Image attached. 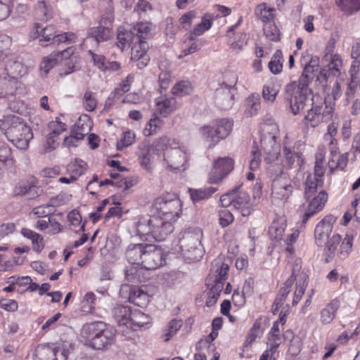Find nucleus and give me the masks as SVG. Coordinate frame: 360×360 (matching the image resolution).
Segmentation results:
<instances>
[{
  "label": "nucleus",
  "instance_id": "10",
  "mask_svg": "<svg viewBox=\"0 0 360 360\" xmlns=\"http://www.w3.org/2000/svg\"><path fill=\"white\" fill-rule=\"evenodd\" d=\"M72 345L62 341L56 345H39L37 347L34 360H67Z\"/></svg>",
  "mask_w": 360,
  "mask_h": 360
},
{
  "label": "nucleus",
  "instance_id": "25",
  "mask_svg": "<svg viewBox=\"0 0 360 360\" xmlns=\"http://www.w3.org/2000/svg\"><path fill=\"white\" fill-rule=\"evenodd\" d=\"M120 293L123 297H125L124 293H128L129 301L137 306L141 307L148 302V294L136 286H131L127 284L122 285Z\"/></svg>",
  "mask_w": 360,
  "mask_h": 360
},
{
  "label": "nucleus",
  "instance_id": "30",
  "mask_svg": "<svg viewBox=\"0 0 360 360\" xmlns=\"http://www.w3.org/2000/svg\"><path fill=\"white\" fill-rule=\"evenodd\" d=\"M146 244H130L126 250V257L129 263L141 266Z\"/></svg>",
  "mask_w": 360,
  "mask_h": 360
},
{
  "label": "nucleus",
  "instance_id": "55",
  "mask_svg": "<svg viewBox=\"0 0 360 360\" xmlns=\"http://www.w3.org/2000/svg\"><path fill=\"white\" fill-rule=\"evenodd\" d=\"M86 164L82 160L76 159L75 162L68 166V170L72 172V176H75V179L81 176L86 170Z\"/></svg>",
  "mask_w": 360,
  "mask_h": 360
},
{
  "label": "nucleus",
  "instance_id": "12",
  "mask_svg": "<svg viewBox=\"0 0 360 360\" xmlns=\"http://www.w3.org/2000/svg\"><path fill=\"white\" fill-rule=\"evenodd\" d=\"M27 66L24 64L21 57L12 58L8 60L5 68V75L6 76L2 77V79H6L4 88L8 91V95L13 94L17 89L18 78L27 75Z\"/></svg>",
  "mask_w": 360,
  "mask_h": 360
},
{
  "label": "nucleus",
  "instance_id": "24",
  "mask_svg": "<svg viewBox=\"0 0 360 360\" xmlns=\"http://www.w3.org/2000/svg\"><path fill=\"white\" fill-rule=\"evenodd\" d=\"M148 49V42L141 39L136 40L131 46V59L137 61L140 69L145 68L150 60L147 54Z\"/></svg>",
  "mask_w": 360,
  "mask_h": 360
},
{
  "label": "nucleus",
  "instance_id": "43",
  "mask_svg": "<svg viewBox=\"0 0 360 360\" xmlns=\"http://www.w3.org/2000/svg\"><path fill=\"white\" fill-rule=\"evenodd\" d=\"M269 346H271L272 352H276L277 348L281 344L280 329L278 321L273 323V326L269 333Z\"/></svg>",
  "mask_w": 360,
  "mask_h": 360
},
{
  "label": "nucleus",
  "instance_id": "52",
  "mask_svg": "<svg viewBox=\"0 0 360 360\" xmlns=\"http://www.w3.org/2000/svg\"><path fill=\"white\" fill-rule=\"evenodd\" d=\"M0 162L8 165L14 163L11 148L2 141H0Z\"/></svg>",
  "mask_w": 360,
  "mask_h": 360
},
{
  "label": "nucleus",
  "instance_id": "5",
  "mask_svg": "<svg viewBox=\"0 0 360 360\" xmlns=\"http://www.w3.org/2000/svg\"><path fill=\"white\" fill-rule=\"evenodd\" d=\"M86 338V343L95 349H101L110 345L115 338V332L112 328H107L101 321L86 324L82 331Z\"/></svg>",
  "mask_w": 360,
  "mask_h": 360
},
{
  "label": "nucleus",
  "instance_id": "13",
  "mask_svg": "<svg viewBox=\"0 0 360 360\" xmlns=\"http://www.w3.org/2000/svg\"><path fill=\"white\" fill-rule=\"evenodd\" d=\"M288 172H281L273 180L271 185V198L285 202L294 191L295 184L293 176Z\"/></svg>",
  "mask_w": 360,
  "mask_h": 360
},
{
  "label": "nucleus",
  "instance_id": "34",
  "mask_svg": "<svg viewBox=\"0 0 360 360\" xmlns=\"http://www.w3.org/2000/svg\"><path fill=\"white\" fill-rule=\"evenodd\" d=\"M131 316L129 328L133 330L143 327L150 323V318L139 310L132 311Z\"/></svg>",
  "mask_w": 360,
  "mask_h": 360
},
{
  "label": "nucleus",
  "instance_id": "42",
  "mask_svg": "<svg viewBox=\"0 0 360 360\" xmlns=\"http://www.w3.org/2000/svg\"><path fill=\"white\" fill-rule=\"evenodd\" d=\"M152 24L148 22H141L132 27L136 37L141 40H145L151 37Z\"/></svg>",
  "mask_w": 360,
  "mask_h": 360
},
{
  "label": "nucleus",
  "instance_id": "53",
  "mask_svg": "<svg viewBox=\"0 0 360 360\" xmlns=\"http://www.w3.org/2000/svg\"><path fill=\"white\" fill-rule=\"evenodd\" d=\"M162 124V120L160 118L157 117L151 118L143 130L144 135L149 136L157 134Z\"/></svg>",
  "mask_w": 360,
  "mask_h": 360
},
{
  "label": "nucleus",
  "instance_id": "8",
  "mask_svg": "<svg viewBox=\"0 0 360 360\" xmlns=\"http://www.w3.org/2000/svg\"><path fill=\"white\" fill-rule=\"evenodd\" d=\"M162 151L167 168L176 172L184 171L188 168L189 153L185 146H180L174 140L169 139V143Z\"/></svg>",
  "mask_w": 360,
  "mask_h": 360
},
{
  "label": "nucleus",
  "instance_id": "62",
  "mask_svg": "<svg viewBox=\"0 0 360 360\" xmlns=\"http://www.w3.org/2000/svg\"><path fill=\"white\" fill-rule=\"evenodd\" d=\"M354 235L352 233H347L340 245L341 254L345 256L350 252L353 244Z\"/></svg>",
  "mask_w": 360,
  "mask_h": 360
},
{
  "label": "nucleus",
  "instance_id": "35",
  "mask_svg": "<svg viewBox=\"0 0 360 360\" xmlns=\"http://www.w3.org/2000/svg\"><path fill=\"white\" fill-rule=\"evenodd\" d=\"M41 190L34 185V182H22L15 188L17 195H27L29 198H34L39 195Z\"/></svg>",
  "mask_w": 360,
  "mask_h": 360
},
{
  "label": "nucleus",
  "instance_id": "45",
  "mask_svg": "<svg viewBox=\"0 0 360 360\" xmlns=\"http://www.w3.org/2000/svg\"><path fill=\"white\" fill-rule=\"evenodd\" d=\"M248 108L245 114L248 116H253L256 115L260 108V97L259 94H252L247 98Z\"/></svg>",
  "mask_w": 360,
  "mask_h": 360
},
{
  "label": "nucleus",
  "instance_id": "61",
  "mask_svg": "<svg viewBox=\"0 0 360 360\" xmlns=\"http://www.w3.org/2000/svg\"><path fill=\"white\" fill-rule=\"evenodd\" d=\"M264 32L266 37L271 41L279 40V30L274 24H266L264 27Z\"/></svg>",
  "mask_w": 360,
  "mask_h": 360
},
{
  "label": "nucleus",
  "instance_id": "18",
  "mask_svg": "<svg viewBox=\"0 0 360 360\" xmlns=\"http://www.w3.org/2000/svg\"><path fill=\"white\" fill-rule=\"evenodd\" d=\"M276 139V136L271 133L262 135L261 148L263 151L264 161L267 163L274 162L281 155V147Z\"/></svg>",
  "mask_w": 360,
  "mask_h": 360
},
{
  "label": "nucleus",
  "instance_id": "28",
  "mask_svg": "<svg viewBox=\"0 0 360 360\" xmlns=\"http://www.w3.org/2000/svg\"><path fill=\"white\" fill-rule=\"evenodd\" d=\"M49 127L53 130L46 136V141L44 145L46 152H51L56 148L58 145L56 142L57 137L62 131L65 130V124L61 122L58 118L55 122H51Z\"/></svg>",
  "mask_w": 360,
  "mask_h": 360
},
{
  "label": "nucleus",
  "instance_id": "4",
  "mask_svg": "<svg viewBox=\"0 0 360 360\" xmlns=\"http://www.w3.org/2000/svg\"><path fill=\"white\" fill-rule=\"evenodd\" d=\"M202 238V232L199 228H189L181 233L178 245L181 255L186 262H198L203 256Z\"/></svg>",
  "mask_w": 360,
  "mask_h": 360
},
{
  "label": "nucleus",
  "instance_id": "11",
  "mask_svg": "<svg viewBox=\"0 0 360 360\" xmlns=\"http://www.w3.org/2000/svg\"><path fill=\"white\" fill-rule=\"evenodd\" d=\"M169 143V138L167 136L162 137L153 144L148 142H142L139 147L138 157L141 167L149 172L153 169V160L155 155L158 154L159 151L165 149Z\"/></svg>",
  "mask_w": 360,
  "mask_h": 360
},
{
  "label": "nucleus",
  "instance_id": "59",
  "mask_svg": "<svg viewBox=\"0 0 360 360\" xmlns=\"http://www.w3.org/2000/svg\"><path fill=\"white\" fill-rule=\"evenodd\" d=\"M11 44V37L6 34H0V60H4V56H7Z\"/></svg>",
  "mask_w": 360,
  "mask_h": 360
},
{
  "label": "nucleus",
  "instance_id": "36",
  "mask_svg": "<svg viewBox=\"0 0 360 360\" xmlns=\"http://www.w3.org/2000/svg\"><path fill=\"white\" fill-rule=\"evenodd\" d=\"M21 233L24 237L32 240V248L34 251L37 252L41 251L44 245L43 243L44 238L40 234L27 228H22Z\"/></svg>",
  "mask_w": 360,
  "mask_h": 360
},
{
  "label": "nucleus",
  "instance_id": "21",
  "mask_svg": "<svg viewBox=\"0 0 360 360\" xmlns=\"http://www.w3.org/2000/svg\"><path fill=\"white\" fill-rule=\"evenodd\" d=\"M307 200L309 204L303 216V223H306L311 217L323 209L328 200V193L325 191L321 190L316 196L314 197L313 195L311 198L307 199Z\"/></svg>",
  "mask_w": 360,
  "mask_h": 360
},
{
  "label": "nucleus",
  "instance_id": "51",
  "mask_svg": "<svg viewBox=\"0 0 360 360\" xmlns=\"http://www.w3.org/2000/svg\"><path fill=\"white\" fill-rule=\"evenodd\" d=\"M96 295L91 292H87L84 296L82 302V310L85 313H92L96 305Z\"/></svg>",
  "mask_w": 360,
  "mask_h": 360
},
{
  "label": "nucleus",
  "instance_id": "46",
  "mask_svg": "<svg viewBox=\"0 0 360 360\" xmlns=\"http://www.w3.org/2000/svg\"><path fill=\"white\" fill-rule=\"evenodd\" d=\"M172 91L174 95L184 96L192 93L193 86L188 81H180L174 84Z\"/></svg>",
  "mask_w": 360,
  "mask_h": 360
},
{
  "label": "nucleus",
  "instance_id": "19",
  "mask_svg": "<svg viewBox=\"0 0 360 360\" xmlns=\"http://www.w3.org/2000/svg\"><path fill=\"white\" fill-rule=\"evenodd\" d=\"M335 218L332 215H326L318 223L314 229V238L316 244L319 247H323L333 229Z\"/></svg>",
  "mask_w": 360,
  "mask_h": 360
},
{
  "label": "nucleus",
  "instance_id": "9",
  "mask_svg": "<svg viewBox=\"0 0 360 360\" xmlns=\"http://www.w3.org/2000/svg\"><path fill=\"white\" fill-rule=\"evenodd\" d=\"M232 127L231 121L221 119L216 121L212 126L202 127L200 129V133L202 139L208 143V147L212 148L231 133Z\"/></svg>",
  "mask_w": 360,
  "mask_h": 360
},
{
  "label": "nucleus",
  "instance_id": "32",
  "mask_svg": "<svg viewBox=\"0 0 360 360\" xmlns=\"http://www.w3.org/2000/svg\"><path fill=\"white\" fill-rule=\"evenodd\" d=\"M132 311L128 306L117 305L112 309V314L115 321L120 326L129 328Z\"/></svg>",
  "mask_w": 360,
  "mask_h": 360
},
{
  "label": "nucleus",
  "instance_id": "64",
  "mask_svg": "<svg viewBox=\"0 0 360 360\" xmlns=\"http://www.w3.org/2000/svg\"><path fill=\"white\" fill-rule=\"evenodd\" d=\"M219 221L222 227H226L233 222V216L229 210L223 209L219 212Z\"/></svg>",
  "mask_w": 360,
  "mask_h": 360
},
{
  "label": "nucleus",
  "instance_id": "56",
  "mask_svg": "<svg viewBox=\"0 0 360 360\" xmlns=\"http://www.w3.org/2000/svg\"><path fill=\"white\" fill-rule=\"evenodd\" d=\"M359 82L360 79L350 78V82H349L345 91L346 105H348L349 101L354 98V95L358 90V87L360 85Z\"/></svg>",
  "mask_w": 360,
  "mask_h": 360
},
{
  "label": "nucleus",
  "instance_id": "3",
  "mask_svg": "<svg viewBox=\"0 0 360 360\" xmlns=\"http://www.w3.org/2000/svg\"><path fill=\"white\" fill-rule=\"evenodd\" d=\"M0 129L8 140L19 149H26L33 138L30 127L21 118L13 115L4 116L0 120Z\"/></svg>",
  "mask_w": 360,
  "mask_h": 360
},
{
  "label": "nucleus",
  "instance_id": "29",
  "mask_svg": "<svg viewBox=\"0 0 360 360\" xmlns=\"http://www.w3.org/2000/svg\"><path fill=\"white\" fill-rule=\"evenodd\" d=\"M180 105L174 97H162L156 101V112L163 117L178 110Z\"/></svg>",
  "mask_w": 360,
  "mask_h": 360
},
{
  "label": "nucleus",
  "instance_id": "49",
  "mask_svg": "<svg viewBox=\"0 0 360 360\" xmlns=\"http://www.w3.org/2000/svg\"><path fill=\"white\" fill-rule=\"evenodd\" d=\"M294 283V280L292 278H289L285 283L284 286L281 288L279 292L276 297L274 302L276 305H282L285 301L286 297L290 292L291 286Z\"/></svg>",
  "mask_w": 360,
  "mask_h": 360
},
{
  "label": "nucleus",
  "instance_id": "57",
  "mask_svg": "<svg viewBox=\"0 0 360 360\" xmlns=\"http://www.w3.org/2000/svg\"><path fill=\"white\" fill-rule=\"evenodd\" d=\"M13 6V0H0V21L9 16Z\"/></svg>",
  "mask_w": 360,
  "mask_h": 360
},
{
  "label": "nucleus",
  "instance_id": "54",
  "mask_svg": "<svg viewBox=\"0 0 360 360\" xmlns=\"http://www.w3.org/2000/svg\"><path fill=\"white\" fill-rule=\"evenodd\" d=\"M182 320L181 319H172L171 320L167 326L166 333L165 334V341H169L176 333V332L181 328L182 326Z\"/></svg>",
  "mask_w": 360,
  "mask_h": 360
},
{
  "label": "nucleus",
  "instance_id": "48",
  "mask_svg": "<svg viewBox=\"0 0 360 360\" xmlns=\"http://www.w3.org/2000/svg\"><path fill=\"white\" fill-rule=\"evenodd\" d=\"M300 276L301 281L299 282H297V283H296V288H295L293 299H292V304L293 305H295L299 302V301L300 300V299L302 298V297L304 292L305 287L307 285V275L304 273L302 272L300 274Z\"/></svg>",
  "mask_w": 360,
  "mask_h": 360
},
{
  "label": "nucleus",
  "instance_id": "1",
  "mask_svg": "<svg viewBox=\"0 0 360 360\" xmlns=\"http://www.w3.org/2000/svg\"><path fill=\"white\" fill-rule=\"evenodd\" d=\"M311 77L302 74L298 82L295 81L287 84L284 88V98L288 103L290 112L297 115L314 100L313 91L309 87Z\"/></svg>",
  "mask_w": 360,
  "mask_h": 360
},
{
  "label": "nucleus",
  "instance_id": "26",
  "mask_svg": "<svg viewBox=\"0 0 360 360\" xmlns=\"http://www.w3.org/2000/svg\"><path fill=\"white\" fill-rule=\"evenodd\" d=\"M233 207L238 210L243 217L249 216L252 210L250 205V196L248 193L240 191V188L235 191Z\"/></svg>",
  "mask_w": 360,
  "mask_h": 360
},
{
  "label": "nucleus",
  "instance_id": "60",
  "mask_svg": "<svg viewBox=\"0 0 360 360\" xmlns=\"http://www.w3.org/2000/svg\"><path fill=\"white\" fill-rule=\"evenodd\" d=\"M54 212V207L52 205L38 206L33 209L32 213L37 217H46Z\"/></svg>",
  "mask_w": 360,
  "mask_h": 360
},
{
  "label": "nucleus",
  "instance_id": "50",
  "mask_svg": "<svg viewBox=\"0 0 360 360\" xmlns=\"http://www.w3.org/2000/svg\"><path fill=\"white\" fill-rule=\"evenodd\" d=\"M274 11V10L273 8H268L266 4H264L257 6L255 13L262 21L268 22L273 19Z\"/></svg>",
  "mask_w": 360,
  "mask_h": 360
},
{
  "label": "nucleus",
  "instance_id": "37",
  "mask_svg": "<svg viewBox=\"0 0 360 360\" xmlns=\"http://www.w3.org/2000/svg\"><path fill=\"white\" fill-rule=\"evenodd\" d=\"M63 54L62 52H58L57 54L52 53L50 56L43 58L39 65V71L41 75H47L49 71L53 68L58 63V57Z\"/></svg>",
  "mask_w": 360,
  "mask_h": 360
},
{
  "label": "nucleus",
  "instance_id": "27",
  "mask_svg": "<svg viewBox=\"0 0 360 360\" xmlns=\"http://www.w3.org/2000/svg\"><path fill=\"white\" fill-rule=\"evenodd\" d=\"M333 49H327V53L322 59V63L332 73L333 77H338L341 74L342 60L339 54H333Z\"/></svg>",
  "mask_w": 360,
  "mask_h": 360
},
{
  "label": "nucleus",
  "instance_id": "22",
  "mask_svg": "<svg viewBox=\"0 0 360 360\" xmlns=\"http://www.w3.org/2000/svg\"><path fill=\"white\" fill-rule=\"evenodd\" d=\"M110 37V30L105 26L99 25L96 27H92L87 31V36L84 39V44H91V47L96 49L101 42L108 41Z\"/></svg>",
  "mask_w": 360,
  "mask_h": 360
},
{
  "label": "nucleus",
  "instance_id": "16",
  "mask_svg": "<svg viewBox=\"0 0 360 360\" xmlns=\"http://www.w3.org/2000/svg\"><path fill=\"white\" fill-rule=\"evenodd\" d=\"M142 261L141 268L156 269L165 264V252L155 245L146 244Z\"/></svg>",
  "mask_w": 360,
  "mask_h": 360
},
{
  "label": "nucleus",
  "instance_id": "39",
  "mask_svg": "<svg viewBox=\"0 0 360 360\" xmlns=\"http://www.w3.org/2000/svg\"><path fill=\"white\" fill-rule=\"evenodd\" d=\"M338 308L339 304L336 300H333L330 303L328 304L321 311V322L323 324H328L332 322Z\"/></svg>",
  "mask_w": 360,
  "mask_h": 360
},
{
  "label": "nucleus",
  "instance_id": "7",
  "mask_svg": "<svg viewBox=\"0 0 360 360\" xmlns=\"http://www.w3.org/2000/svg\"><path fill=\"white\" fill-rule=\"evenodd\" d=\"M152 212L157 217L176 222L181 212V200L174 193L162 194L154 200Z\"/></svg>",
  "mask_w": 360,
  "mask_h": 360
},
{
  "label": "nucleus",
  "instance_id": "44",
  "mask_svg": "<svg viewBox=\"0 0 360 360\" xmlns=\"http://www.w3.org/2000/svg\"><path fill=\"white\" fill-rule=\"evenodd\" d=\"M279 89L278 86L274 82H270L263 86L262 97L264 101L272 103L275 101Z\"/></svg>",
  "mask_w": 360,
  "mask_h": 360
},
{
  "label": "nucleus",
  "instance_id": "6",
  "mask_svg": "<svg viewBox=\"0 0 360 360\" xmlns=\"http://www.w3.org/2000/svg\"><path fill=\"white\" fill-rule=\"evenodd\" d=\"M229 269V265L221 259L212 262L210 274L207 279V285L211 286L206 300L207 306L211 307L217 302L227 279Z\"/></svg>",
  "mask_w": 360,
  "mask_h": 360
},
{
  "label": "nucleus",
  "instance_id": "17",
  "mask_svg": "<svg viewBox=\"0 0 360 360\" xmlns=\"http://www.w3.org/2000/svg\"><path fill=\"white\" fill-rule=\"evenodd\" d=\"M283 155V172L293 170L292 174H290L295 177V175L301 169L302 165L304 163V158L302 150L299 148V146H296L295 145L292 148L284 145Z\"/></svg>",
  "mask_w": 360,
  "mask_h": 360
},
{
  "label": "nucleus",
  "instance_id": "31",
  "mask_svg": "<svg viewBox=\"0 0 360 360\" xmlns=\"http://www.w3.org/2000/svg\"><path fill=\"white\" fill-rule=\"evenodd\" d=\"M117 39L116 44L122 51L131 46L136 40H140L139 37L135 36L132 28L127 30L122 27L117 29Z\"/></svg>",
  "mask_w": 360,
  "mask_h": 360
},
{
  "label": "nucleus",
  "instance_id": "63",
  "mask_svg": "<svg viewBox=\"0 0 360 360\" xmlns=\"http://www.w3.org/2000/svg\"><path fill=\"white\" fill-rule=\"evenodd\" d=\"M340 6L342 10L353 13L360 9V0H340Z\"/></svg>",
  "mask_w": 360,
  "mask_h": 360
},
{
  "label": "nucleus",
  "instance_id": "41",
  "mask_svg": "<svg viewBox=\"0 0 360 360\" xmlns=\"http://www.w3.org/2000/svg\"><path fill=\"white\" fill-rule=\"evenodd\" d=\"M217 191L216 188L207 187L200 189H189L190 196L193 202L210 198Z\"/></svg>",
  "mask_w": 360,
  "mask_h": 360
},
{
  "label": "nucleus",
  "instance_id": "20",
  "mask_svg": "<svg viewBox=\"0 0 360 360\" xmlns=\"http://www.w3.org/2000/svg\"><path fill=\"white\" fill-rule=\"evenodd\" d=\"M233 169V161L229 158H218L209 174V181L217 184L221 181Z\"/></svg>",
  "mask_w": 360,
  "mask_h": 360
},
{
  "label": "nucleus",
  "instance_id": "38",
  "mask_svg": "<svg viewBox=\"0 0 360 360\" xmlns=\"http://www.w3.org/2000/svg\"><path fill=\"white\" fill-rule=\"evenodd\" d=\"M285 229V219L283 218L274 219L269 228V234L271 239H282Z\"/></svg>",
  "mask_w": 360,
  "mask_h": 360
},
{
  "label": "nucleus",
  "instance_id": "40",
  "mask_svg": "<svg viewBox=\"0 0 360 360\" xmlns=\"http://www.w3.org/2000/svg\"><path fill=\"white\" fill-rule=\"evenodd\" d=\"M214 16L211 13H206L202 18L201 22L198 23L193 30L191 34L195 36H200L205 31L210 29L212 25V22Z\"/></svg>",
  "mask_w": 360,
  "mask_h": 360
},
{
  "label": "nucleus",
  "instance_id": "47",
  "mask_svg": "<svg viewBox=\"0 0 360 360\" xmlns=\"http://www.w3.org/2000/svg\"><path fill=\"white\" fill-rule=\"evenodd\" d=\"M269 68L274 74H278L283 69V53L281 50H277L273 55L269 63Z\"/></svg>",
  "mask_w": 360,
  "mask_h": 360
},
{
  "label": "nucleus",
  "instance_id": "15",
  "mask_svg": "<svg viewBox=\"0 0 360 360\" xmlns=\"http://www.w3.org/2000/svg\"><path fill=\"white\" fill-rule=\"evenodd\" d=\"M232 79L229 84L224 83L215 91V103L221 110H228L233 105L235 89L237 82V77L234 73L231 74Z\"/></svg>",
  "mask_w": 360,
  "mask_h": 360
},
{
  "label": "nucleus",
  "instance_id": "58",
  "mask_svg": "<svg viewBox=\"0 0 360 360\" xmlns=\"http://www.w3.org/2000/svg\"><path fill=\"white\" fill-rule=\"evenodd\" d=\"M135 140V134L131 131H125L122 139L117 142V148L120 150L131 145Z\"/></svg>",
  "mask_w": 360,
  "mask_h": 360
},
{
  "label": "nucleus",
  "instance_id": "2",
  "mask_svg": "<svg viewBox=\"0 0 360 360\" xmlns=\"http://www.w3.org/2000/svg\"><path fill=\"white\" fill-rule=\"evenodd\" d=\"M174 223L155 215L142 216L136 223V232L147 240L154 239L162 241L173 232Z\"/></svg>",
  "mask_w": 360,
  "mask_h": 360
},
{
  "label": "nucleus",
  "instance_id": "33",
  "mask_svg": "<svg viewBox=\"0 0 360 360\" xmlns=\"http://www.w3.org/2000/svg\"><path fill=\"white\" fill-rule=\"evenodd\" d=\"M309 175L305 181L304 195L306 199L311 198L319 190H323V179Z\"/></svg>",
  "mask_w": 360,
  "mask_h": 360
},
{
  "label": "nucleus",
  "instance_id": "14",
  "mask_svg": "<svg viewBox=\"0 0 360 360\" xmlns=\"http://www.w3.org/2000/svg\"><path fill=\"white\" fill-rule=\"evenodd\" d=\"M36 29L37 32L38 33V36L41 37L40 41L47 43L44 46H46L49 44H65L67 45H70L75 43L77 41V36L73 32H64L62 34H56L55 28L52 25H48L45 27L37 26Z\"/></svg>",
  "mask_w": 360,
  "mask_h": 360
},
{
  "label": "nucleus",
  "instance_id": "23",
  "mask_svg": "<svg viewBox=\"0 0 360 360\" xmlns=\"http://www.w3.org/2000/svg\"><path fill=\"white\" fill-rule=\"evenodd\" d=\"M309 104H311L312 107L304 117L307 124L314 128L330 117V111L327 110V107L323 109L322 105H314L313 101Z\"/></svg>",
  "mask_w": 360,
  "mask_h": 360
}]
</instances>
